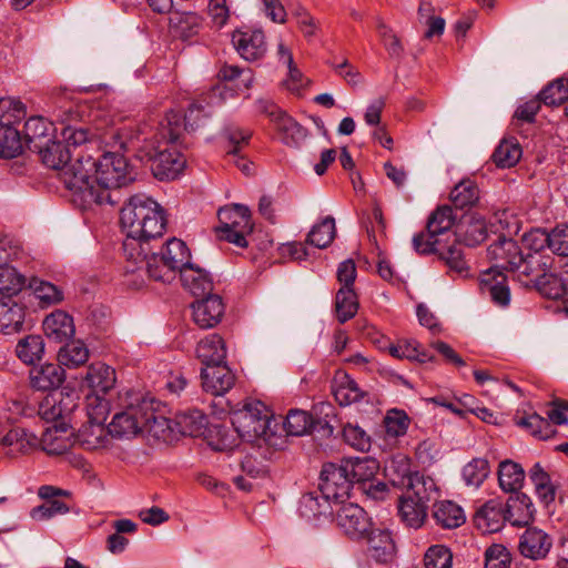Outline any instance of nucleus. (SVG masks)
<instances>
[{
  "mask_svg": "<svg viewBox=\"0 0 568 568\" xmlns=\"http://www.w3.org/2000/svg\"><path fill=\"white\" fill-rule=\"evenodd\" d=\"M44 339L40 335H28L16 346V355L27 365H33L44 355Z\"/></svg>",
  "mask_w": 568,
  "mask_h": 568,
  "instance_id": "40",
  "label": "nucleus"
},
{
  "mask_svg": "<svg viewBox=\"0 0 568 568\" xmlns=\"http://www.w3.org/2000/svg\"><path fill=\"white\" fill-rule=\"evenodd\" d=\"M146 125L136 126L133 123L124 124L119 128L103 129L98 125L81 124L73 125V149L85 145L88 151L100 153L101 145L113 144L119 145L120 149L128 150L133 148L135 141H140V135L145 134Z\"/></svg>",
  "mask_w": 568,
  "mask_h": 568,
  "instance_id": "7",
  "label": "nucleus"
},
{
  "mask_svg": "<svg viewBox=\"0 0 568 568\" xmlns=\"http://www.w3.org/2000/svg\"><path fill=\"white\" fill-rule=\"evenodd\" d=\"M334 507L333 498H326L322 493H308L301 498L298 511L302 517L312 520L333 515Z\"/></svg>",
  "mask_w": 568,
  "mask_h": 568,
  "instance_id": "31",
  "label": "nucleus"
},
{
  "mask_svg": "<svg viewBox=\"0 0 568 568\" xmlns=\"http://www.w3.org/2000/svg\"><path fill=\"white\" fill-rule=\"evenodd\" d=\"M120 222L125 233L122 246L125 258L124 276H129L140 270L139 263L144 262L149 240L163 235L166 219L158 202L145 194H135L122 207Z\"/></svg>",
  "mask_w": 568,
  "mask_h": 568,
  "instance_id": "2",
  "label": "nucleus"
},
{
  "mask_svg": "<svg viewBox=\"0 0 568 568\" xmlns=\"http://www.w3.org/2000/svg\"><path fill=\"white\" fill-rule=\"evenodd\" d=\"M406 491L404 495L412 497L428 508L429 503L437 495L436 484L433 478L425 477L418 473L407 476Z\"/></svg>",
  "mask_w": 568,
  "mask_h": 568,
  "instance_id": "29",
  "label": "nucleus"
},
{
  "mask_svg": "<svg viewBox=\"0 0 568 568\" xmlns=\"http://www.w3.org/2000/svg\"><path fill=\"white\" fill-rule=\"evenodd\" d=\"M343 439L351 447L359 452H368L371 448L369 435L358 425L351 423L343 427Z\"/></svg>",
  "mask_w": 568,
  "mask_h": 568,
  "instance_id": "59",
  "label": "nucleus"
},
{
  "mask_svg": "<svg viewBox=\"0 0 568 568\" xmlns=\"http://www.w3.org/2000/svg\"><path fill=\"white\" fill-rule=\"evenodd\" d=\"M347 469L344 459L339 463H326L323 465L320 477V491L326 498H333L334 505H338L341 501L349 498L351 491L354 489Z\"/></svg>",
  "mask_w": 568,
  "mask_h": 568,
  "instance_id": "10",
  "label": "nucleus"
},
{
  "mask_svg": "<svg viewBox=\"0 0 568 568\" xmlns=\"http://www.w3.org/2000/svg\"><path fill=\"white\" fill-rule=\"evenodd\" d=\"M333 395L341 406L362 403L373 404L375 402V396L359 388L358 384L347 374L334 379Z\"/></svg>",
  "mask_w": 568,
  "mask_h": 568,
  "instance_id": "21",
  "label": "nucleus"
},
{
  "mask_svg": "<svg viewBox=\"0 0 568 568\" xmlns=\"http://www.w3.org/2000/svg\"><path fill=\"white\" fill-rule=\"evenodd\" d=\"M457 216L448 205L438 206L428 217L426 230L413 237L414 250L419 254H437L449 272L467 275L468 265L457 232H452Z\"/></svg>",
  "mask_w": 568,
  "mask_h": 568,
  "instance_id": "3",
  "label": "nucleus"
},
{
  "mask_svg": "<svg viewBox=\"0 0 568 568\" xmlns=\"http://www.w3.org/2000/svg\"><path fill=\"white\" fill-rule=\"evenodd\" d=\"M335 235V220L332 216H326L311 229L306 237V244L317 248H326L333 242Z\"/></svg>",
  "mask_w": 568,
  "mask_h": 568,
  "instance_id": "44",
  "label": "nucleus"
},
{
  "mask_svg": "<svg viewBox=\"0 0 568 568\" xmlns=\"http://www.w3.org/2000/svg\"><path fill=\"white\" fill-rule=\"evenodd\" d=\"M480 191L475 181L464 179L450 192V201L457 209L471 207L478 203Z\"/></svg>",
  "mask_w": 568,
  "mask_h": 568,
  "instance_id": "42",
  "label": "nucleus"
},
{
  "mask_svg": "<svg viewBox=\"0 0 568 568\" xmlns=\"http://www.w3.org/2000/svg\"><path fill=\"white\" fill-rule=\"evenodd\" d=\"M367 539L368 552L377 562H388L395 555V542L388 529L371 528L364 536Z\"/></svg>",
  "mask_w": 568,
  "mask_h": 568,
  "instance_id": "24",
  "label": "nucleus"
},
{
  "mask_svg": "<svg viewBox=\"0 0 568 568\" xmlns=\"http://www.w3.org/2000/svg\"><path fill=\"white\" fill-rule=\"evenodd\" d=\"M510 554L503 545H491L485 551V568H508Z\"/></svg>",
  "mask_w": 568,
  "mask_h": 568,
  "instance_id": "62",
  "label": "nucleus"
},
{
  "mask_svg": "<svg viewBox=\"0 0 568 568\" xmlns=\"http://www.w3.org/2000/svg\"><path fill=\"white\" fill-rule=\"evenodd\" d=\"M538 97L546 105H558L568 100V77L549 83Z\"/></svg>",
  "mask_w": 568,
  "mask_h": 568,
  "instance_id": "57",
  "label": "nucleus"
},
{
  "mask_svg": "<svg viewBox=\"0 0 568 568\" xmlns=\"http://www.w3.org/2000/svg\"><path fill=\"white\" fill-rule=\"evenodd\" d=\"M334 506V520L344 534L354 539L364 538L373 526L364 508L346 500Z\"/></svg>",
  "mask_w": 568,
  "mask_h": 568,
  "instance_id": "11",
  "label": "nucleus"
},
{
  "mask_svg": "<svg viewBox=\"0 0 568 568\" xmlns=\"http://www.w3.org/2000/svg\"><path fill=\"white\" fill-rule=\"evenodd\" d=\"M108 435V428L104 425L88 422L78 429L77 434L73 433V444H79L89 450L98 449L105 446Z\"/></svg>",
  "mask_w": 568,
  "mask_h": 568,
  "instance_id": "35",
  "label": "nucleus"
},
{
  "mask_svg": "<svg viewBox=\"0 0 568 568\" xmlns=\"http://www.w3.org/2000/svg\"><path fill=\"white\" fill-rule=\"evenodd\" d=\"M47 405H51L44 415L54 419L55 423L64 422L71 426V398L68 387H63L59 393L52 394L45 399Z\"/></svg>",
  "mask_w": 568,
  "mask_h": 568,
  "instance_id": "43",
  "label": "nucleus"
},
{
  "mask_svg": "<svg viewBox=\"0 0 568 568\" xmlns=\"http://www.w3.org/2000/svg\"><path fill=\"white\" fill-rule=\"evenodd\" d=\"M98 154L85 145L73 149V206L81 211L115 204L110 189L125 186L136 179L134 168L122 154L106 152L97 161Z\"/></svg>",
  "mask_w": 568,
  "mask_h": 568,
  "instance_id": "1",
  "label": "nucleus"
},
{
  "mask_svg": "<svg viewBox=\"0 0 568 568\" xmlns=\"http://www.w3.org/2000/svg\"><path fill=\"white\" fill-rule=\"evenodd\" d=\"M523 252L518 243L513 239L499 236L498 240L487 248V256L495 264L490 267L495 271L506 270L514 272Z\"/></svg>",
  "mask_w": 568,
  "mask_h": 568,
  "instance_id": "19",
  "label": "nucleus"
},
{
  "mask_svg": "<svg viewBox=\"0 0 568 568\" xmlns=\"http://www.w3.org/2000/svg\"><path fill=\"white\" fill-rule=\"evenodd\" d=\"M73 381H77L81 390L87 389L88 394H105L113 388L116 377L115 371L104 363L91 364L84 374L73 375Z\"/></svg>",
  "mask_w": 568,
  "mask_h": 568,
  "instance_id": "13",
  "label": "nucleus"
},
{
  "mask_svg": "<svg viewBox=\"0 0 568 568\" xmlns=\"http://www.w3.org/2000/svg\"><path fill=\"white\" fill-rule=\"evenodd\" d=\"M38 496L44 500L53 517L67 514L70 510L69 506L59 499V497H70L71 493L69 490L51 485H43L39 487Z\"/></svg>",
  "mask_w": 568,
  "mask_h": 568,
  "instance_id": "48",
  "label": "nucleus"
},
{
  "mask_svg": "<svg viewBox=\"0 0 568 568\" xmlns=\"http://www.w3.org/2000/svg\"><path fill=\"white\" fill-rule=\"evenodd\" d=\"M425 568H452L453 554L444 545L429 547L424 556Z\"/></svg>",
  "mask_w": 568,
  "mask_h": 568,
  "instance_id": "58",
  "label": "nucleus"
},
{
  "mask_svg": "<svg viewBox=\"0 0 568 568\" xmlns=\"http://www.w3.org/2000/svg\"><path fill=\"white\" fill-rule=\"evenodd\" d=\"M521 153L516 141L503 140L493 153V161L498 168H511L518 163Z\"/></svg>",
  "mask_w": 568,
  "mask_h": 568,
  "instance_id": "54",
  "label": "nucleus"
},
{
  "mask_svg": "<svg viewBox=\"0 0 568 568\" xmlns=\"http://www.w3.org/2000/svg\"><path fill=\"white\" fill-rule=\"evenodd\" d=\"M554 545L552 537L545 530L530 526L519 538L518 550L521 556L531 560H542L550 552Z\"/></svg>",
  "mask_w": 568,
  "mask_h": 568,
  "instance_id": "16",
  "label": "nucleus"
},
{
  "mask_svg": "<svg viewBox=\"0 0 568 568\" xmlns=\"http://www.w3.org/2000/svg\"><path fill=\"white\" fill-rule=\"evenodd\" d=\"M314 426L312 415L302 409H291L284 422V429L290 436H303Z\"/></svg>",
  "mask_w": 568,
  "mask_h": 568,
  "instance_id": "51",
  "label": "nucleus"
},
{
  "mask_svg": "<svg viewBox=\"0 0 568 568\" xmlns=\"http://www.w3.org/2000/svg\"><path fill=\"white\" fill-rule=\"evenodd\" d=\"M554 257L544 253L521 254L515 271L518 280L527 287H532L546 272L552 270Z\"/></svg>",
  "mask_w": 568,
  "mask_h": 568,
  "instance_id": "15",
  "label": "nucleus"
},
{
  "mask_svg": "<svg viewBox=\"0 0 568 568\" xmlns=\"http://www.w3.org/2000/svg\"><path fill=\"white\" fill-rule=\"evenodd\" d=\"M505 520H507L506 508L499 499L486 501L474 516L476 527L485 534L498 531Z\"/></svg>",
  "mask_w": 568,
  "mask_h": 568,
  "instance_id": "23",
  "label": "nucleus"
},
{
  "mask_svg": "<svg viewBox=\"0 0 568 568\" xmlns=\"http://www.w3.org/2000/svg\"><path fill=\"white\" fill-rule=\"evenodd\" d=\"M516 425L525 428L538 439H548L556 434L550 422L537 413L516 419Z\"/></svg>",
  "mask_w": 568,
  "mask_h": 568,
  "instance_id": "47",
  "label": "nucleus"
},
{
  "mask_svg": "<svg viewBox=\"0 0 568 568\" xmlns=\"http://www.w3.org/2000/svg\"><path fill=\"white\" fill-rule=\"evenodd\" d=\"M507 520L517 527L527 526L535 518L536 509L531 498L523 493L510 496L506 504Z\"/></svg>",
  "mask_w": 568,
  "mask_h": 568,
  "instance_id": "25",
  "label": "nucleus"
},
{
  "mask_svg": "<svg viewBox=\"0 0 568 568\" xmlns=\"http://www.w3.org/2000/svg\"><path fill=\"white\" fill-rule=\"evenodd\" d=\"M24 307L11 298L0 301V332L13 334L22 329L24 323Z\"/></svg>",
  "mask_w": 568,
  "mask_h": 568,
  "instance_id": "32",
  "label": "nucleus"
},
{
  "mask_svg": "<svg viewBox=\"0 0 568 568\" xmlns=\"http://www.w3.org/2000/svg\"><path fill=\"white\" fill-rule=\"evenodd\" d=\"M433 517L436 524L444 529L460 527L466 521L463 508L450 500L436 503L434 505Z\"/></svg>",
  "mask_w": 568,
  "mask_h": 568,
  "instance_id": "34",
  "label": "nucleus"
},
{
  "mask_svg": "<svg viewBox=\"0 0 568 568\" xmlns=\"http://www.w3.org/2000/svg\"><path fill=\"white\" fill-rule=\"evenodd\" d=\"M182 133L178 114L166 113L152 138H144L138 150V158L150 163L153 175L159 180H174L185 165V158L173 145Z\"/></svg>",
  "mask_w": 568,
  "mask_h": 568,
  "instance_id": "4",
  "label": "nucleus"
},
{
  "mask_svg": "<svg viewBox=\"0 0 568 568\" xmlns=\"http://www.w3.org/2000/svg\"><path fill=\"white\" fill-rule=\"evenodd\" d=\"M275 128L281 141L290 146H298L307 136V130L286 113L278 118Z\"/></svg>",
  "mask_w": 568,
  "mask_h": 568,
  "instance_id": "39",
  "label": "nucleus"
},
{
  "mask_svg": "<svg viewBox=\"0 0 568 568\" xmlns=\"http://www.w3.org/2000/svg\"><path fill=\"white\" fill-rule=\"evenodd\" d=\"M22 152L20 132L14 126H0V158L12 159Z\"/></svg>",
  "mask_w": 568,
  "mask_h": 568,
  "instance_id": "55",
  "label": "nucleus"
},
{
  "mask_svg": "<svg viewBox=\"0 0 568 568\" xmlns=\"http://www.w3.org/2000/svg\"><path fill=\"white\" fill-rule=\"evenodd\" d=\"M43 328L51 342L61 344L57 361L69 366L71 364V315L55 310L44 318Z\"/></svg>",
  "mask_w": 568,
  "mask_h": 568,
  "instance_id": "12",
  "label": "nucleus"
},
{
  "mask_svg": "<svg viewBox=\"0 0 568 568\" xmlns=\"http://www.w3.org/2000/svg\"><path fill=\"white\" fill-rule=\"evenodd\" d=\"M55 128L43 116H30L24 123L27 148L39 154L41 162L58 172L67 190H71V151L68 143L54 141Z\"/></svg>",
  "mask_w": 568,
  "mask_h": 568,
  "instance_id": "5",
  "label": "nucleus"
},
{
  "mask_svg": "<svg viewBox=\"0 0 568 568\" xmlns=\"http://www.w3.org/2000/svg\"><path fill=\"white\" fill-rule=\"evenodd\" d=\"M487 237V227L483 219L471 217L463 232V239L467 246H476Z\"/></svg>",
  "mask_w": 568,
  "mask_h": 568,
  "instance_id": "61",
  "label": "nucleus"
},
{
  "mask_svg": "<svg viewBox=\"0 0 568 568\" xmlns=\"http://www.w3.org/2000/svg\"><path fill=\"white\" fill-rule=\"evenodd\" d=\"M29 287L41 307L59 303L63 298L62 291L58 286L38 277L30 280Z\"/></svg>",
  "mask_w": 568,
  "mask_h": 568,
  "instance_id": "45",
  "label": "nucleus"
},
{
  "mask_svg": "<svg viewBox=\"0 0 568 568\" xmlns=\"http://www.w3.org/2000/svg\"><path fill=\"white\" fill-rule=\"evenodd\" d=\"M358 310L357 295L354 288H339L335 296V312L339 323L353 318Z\"/></svg>",
  "mask_w": 568,
  "mask_h": 568,
  "instance_id": "46",
  "label": "nucleus"
},
{
  "mask_svg": "<svg viewBox=\"0 0 568 568\" xmlns=\"http://www.w3.org/2000/svg\"><path fill=\"white\" fill-rule=\"evenodd\" d=\"M409 419L403 410L390 409L384 418L386 434L390 437H399L406 434Z\"/></svg>",
  "mask_w": 568,
  "mask_h": 568,
  "instance_id": "60",
  "label": "nucleus"
},
{
  "mask_svg": "<svg viewBox=\"0 0 568 568\" xmlns=\"http://www.w3.org/2000/svg\"><path fill=\"white\" fill-rule=\"evenodd\" d=\"M144 402H148L150 404L148 410H150L151 414H143V419L145 420V427H143V432H148L149 434L156 438L166 439L169 433L173 430L172 424L174 423V420H171L164 417L163 415L156 413V402L154 400V398L144 397Z\"/></svg>",
  "mask_w": 568,
  "mask_h": 568,
  "instance_id": "38",
  "label": "nucleus"
},
{
  "mask_svg": "<svg viewBox=\"0 0 568 568\" xmlns=\"http://www.w3.org/2000/svg\"><path fill=\"white\" fill-rule=\"evenodd\" d=\"M388 351L395 358H406L418 363L434 361V356L415 339L399 341L397 344L390 345Z\"/></svg>",
  "mask_w": 568,
  "mask_h": 568,
  "instance_id": "41",
  "label": "nucleus"
},
{
  "mask_svg": "<svg viewBox=\"0 0 568 568\" xmlns=\"http://www.w3.org/2000/svg\"><path fill=\"white\" fill-rule=\"evenodd\" d=\"M26 115V105L20 100L0 98V126H14Z\"/></svg>",
  "mask_w": 568,
  "mask_h": 568,
  "instance_id": "53",
  "label": "nucleus"
},
{
  "mask_svg": "<svg viewBox=\"0 0 568 568\" xmlns=\"http://www.w3.org/2000/svg\"><path fill=\"white\" fill-rule=\"evenodd\" d=\"M206 416L199 409L176 414L174 425L183 436L197 437L204 433Z\"/></svg>",
  "mask_w": 568,
  "mask_h": 568,
  "instance_id": "37",
  "label": "nucleus"
},
{
  "mask_svg": "<svg viewBox=\"0 0 568 568\" xmlns=\"http://www.w3.org/2000/svg\"><path fill=\"white\" fill-rule=\"evenodd\" d=\"M344 462L355 489L372 480L379 468L377 460L369 457L344 458Z\"/></svg>",
  "mask_w": 568,
  "mask_h": 568,
  "instance_id": "28",
  "label": "nucleus"
},
{
  "mask_svg": "<svg viewBox=\"0 0 568 568\" xmlns=\"http://www.w3.org/2000/svg\"><path fill=\"white\" fill-rule=\"evenodd\" d=\"M69 427L67 423L59 422L44 432L41 444L48 455L61 456L69 454L71 449V435L67 434Z\"/></svg>",
  "mask_w": 568,
  "mask_h": 568,
  "instance_id": "26",
  "label": "nucleus"
},
{
  "mask_svg": "<svg viewBox=\"0 0 568 568\" xmlns=\"http://www.w3.org/2000/svg\"><path fill=\"white\" fill-rule=\"evenodd\" d=\"M196 357L203 366L221 363L226 358L224 339L219 334H210L197 343Z\"/></svg>",
  "mask_w": 568,
  "mask_h": 568,
  "instance_id": "33",
  "label": "nucleus"
},
{
  "mask_svg": "<svg viewBox=\"0 0 568 568\" xmlns=\"http://www.w3.org/2000/svg\"><path fill=\"white\" fill-rule=\"evenodd\" d=\"M149 247H145V260L143 263H139L140 270L135 271L134 274H129L126 277V284L139 288L144 283V275L161 281L171 282L176 272H182V268L190 265L191 253L186 244L179 239H171L166 242L165 246L160 254L154 253L148 256Z\"/></svg>",
  "mask_w": 568,
  "mask_h": 568,
  "instance_id": "6",
  "label": "nucleus"
},
{
  "mask_svg": "<svg viewBox=\"0 0 568 568\" xmlns=\"http://www.w3.org/2000/svg\"><path fill=\"white\" fill-rule=\"evenodd\" d=\"M84 398L88 422L104 425L110 412L109 402L99 394L85 393Z\"/></svg>",
  "mask_w": 568,
  "mask_h": 568,
  "instance_id": "56",
  "label": "nucleus"
},
{
  "mask_svg": "<svg viewBox=\"0 0 568 568\" xmlns=\"http://www.w3.org/2000/svg\"><path fill=\"white\" fill-rule=\"evenodd\" d=\"M26 284V277L13 266L0 265V293L10 298L21 292Z\"/></svg>",
  "mask_w": 568,
  "mask_h": 568,
  "instance_id": "50",
  "label": "nucleus"
},
{
  "mask_svg": "<svg viewBox=\"0 0 568 568\" xmlns=\"http://www.w3.org/2000/svg\"><path fill=\"white\" fill-rule=\"evenodd\" d=\"M232 43L246 61H257L267 51L265 34L261 29L237 30L232 36Z\"/></svg>",
  "mask_w": 568,
  "mask_h": 568,
  "instance_id": "17",
  "label": "nucleus"
},
{
  "mask_svg": "<svg viewBox=\"0 0 568 568\" xmlns=\"http://www.w3.org/2000/svg\"><path fill=\"white\" fill-rule=\"evenodd\" d=\"M231 422L240 437L253 442L266 435L271 417L262 402L251 400L231 414Z\"/></svg>",
  "mask_w": 568,
  "mask_h": 568,
  "instance_id": "9",
  "label": "nucleus"
},
{
  "mask_svg": "<svg viewBox=\"0 0 568 568\" xmlns=\"http://www.w3.org/2000/svg\"><path fill=\"white\" fill-rule=\"evenodd\" d=\"M490 474V466L485 458H474L467 463L462 471L465 484L475 489L479 488L481 484L488 478Z\"/></svg>",
  "mask_w": 568,
  "mask_h": 568,
  "instance_id": "49",
  "label": "nucleus"
},
{
  "mask_svg": "<svg viewBox=\"0 0 568 568\" xmlns=\"http://www.w3.org/2000/svg\"><path fill=\"white\" fill-rule=\"evenodd\" d=\"M479 286L483 294L490 297L491 302L500 307L509 305L510 291L507 284V277L501 271L489 268L484 272L479 280Z\"/></svg>",
  "mask_w": 568,
  "mask_h": 568,
  "instance_id": "22",
  "label": "nucleus"
},
{
  "mask_svg": "<svg viewBox=\"0 0 568 568\" xmlns=\"http://www.w3.org/2000/svg\"><path fill=\"white\" fill-rule=\"evenodd\" d=\"M532 287L542 296L551 300L561 298L567 292L564 280L554 273L552 270L546 272Z\"/></svg>",
  "mask_w": 568,
  "mask_h": 568,
  "instance_id": "52",
  "label": "nucleus"
},
{
  "mask_svg": "<svg viewBox=\"0 0 568 568\" xmlns=\"http://www.w3.org/2000/svg\"><path fill=\"white\" fill-rule=\"evenodd\" d=\"M69 366L60 363L34 365L29 371L30 386L34 390L51 392L59 389L67 378Z\"/></svg>",
  "mask_w": 568,
  "mask_h": 568,
  "instance_id": "14",
  "label": "nucleus"
},
{
  "mask_svg": "<svg viewBox=\"0 0 568 568\" xmlns=\"http://www.w3.org/2000/svg\"><path fill=\"white\" fill-rule=\"evenodd\" d=\"M148 407L150 404L144 402V396L128 393L123 409L115 413L108 425L109 435L119 439H130L143 433L145 427L143 414H151Z\"/></svg>",
  "mask_w": 568,
  "mask_h": 568,
  "instance_id": "8",
  "label": "nucleus"
},
{
  "mask_svg": "<svg viewBox=\"0 0 568 568\" xmlns=\"http://www.w3.org/2000/svg\"><path fill=\"white\" fill-rule=\"evenodd\" d=\"M207 13L212 23L217 27H224L231 17L230 0H209Z\"/></svg>",
  "mask_w": 568,
  "mask_h": 568,
  "instance_id": "63",
  "label": "nucleus"
},
{
  "mask_svg": "<svg viewBox=\"0 0 568 568\" xmlns=\"http://www.w3.org/2000/svg\"><path fill=\"white\" fill-rule=\"evenodd\" d=\"M549 250L559 256H568V225L560 224L550 231Z\"/></svg>",
  "mask_w": 568,
  "mask_h": 568,
  "instance_id": "64",
  "label": "nucleus"
},
{
  "mask_svg": "<svg viewBox=\"0 0 568 568\" xmlns=\"http://www.w3.org/2000/svg\"><path fill=\"white\" fill-rule=\"evenodd\" d=\"M180 280L183 287L194 296H209L213 290V282L209 273L192 263L182 268Z\"/></svg>",
  "mask_w": 568,
  "mask_h": 568,
  "instance_id": "27",
  "label": "nucleus"
},
{
  "mask_svg": "<svg viewBox=\"0 0 568 568\" xmlns=\"http://www.w3.org/2000/svg\"><path fill=\"white\" fill-rule=\"evenodd\" d=\"M397 508L402 521L409 528H420L427 518L428 508L404 494L398 499Z\"/></svg>",
  "mask_w": 568,
  "mask_h": 568,
  "instance_id": "36",
  "label": "nucleus"
},
{
  "mask_svg": "<svg viewBox=\"0 0 568 568\" xmlns=\"http://www.w3.org/2000/svg\"><path fill=\"white\" fill-rule=\"evenodd\" d=\"M201 379L203 389L217 396L225 394L233 387L235 375L224 359L221 363L203 366L201 368Z\"/></svg>",
  "mask_w": 568,
  "mask_h": 568,
  "instance_id": "18",
  "label": "nucleus"
},
{
  "mask_svg": "<svg viewBox=\"0 0 568 568\" xmlns=\"http://www.w3.org/2000/svg\"><path fill=\"white\" fill-rule=\"evenodd\" d=\"M194 323L201 328H212L223 318L225 305L221 296L211 294L192 303Z\"/></svg>",
  "mask_w": 568,
  "mask_h": 568,
  "instance_id": "20",
  "label": "nucleus"
},
{
  "mask_svg": "<svg viewBox=\"0 0 568 568\" xmlns=\"http://www.w3.org/2000/svg\"><path fill=\"white\" fill-rule=\"evenodd\" d=\"M497 476L503 491L517 494L524 485L526 474L520 464L505 459L499 463Z\"/></svg>",
  "mask_w": 568,
  "mask_h": 568,
  "instance_id": "30",
  "label": "nucleus"
}]
</instances>
